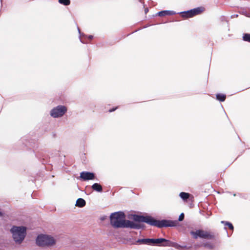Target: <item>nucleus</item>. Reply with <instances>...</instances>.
Masks as SVG:
<instances>
[{
    "label": "nucleus",
    "instance_id": "2eb2a0df",
    "mask_svg": "<svg viewBox=\"0 0 250 250\" xmlns=\"http://www.w3.org/2000/svg\"><path fill=\"white\" fill-rule=\"evenodd\" d=\"M134 244L137 245H149V238H142V239H138L137 240Z\"/></svg>",
    "mask_w": 250,
    "mask_h": 250
},
{
    "label": "nucleus",
    "instance_id": "4be33fe9",
    "mask_svg": "<svg viewBox=\"0 0 250 250\" xmlns=\"http://www.w3.org/2000/svg\"><path fill=\"white\" fill-rule=\"evenodd\" d=\"M240 13L246 16V17H250V13L247 12L246 11L243 10V11L240 12Z\"/></svg>",
    "mask_w": 250,
    "mask_h": 250
},
{
    "label": "nucleus",
    "instance_id": "9b49d317",
    "mask_svg": "<svg viewBox=\"0 0 250 250\" xmlns=\"http://www.w3.org/2000/svg\"><path fill=\"white\" fill-rule=\"evenodd\" d=\"M178 14L180 15L182 17L185 19H188L192 18L191 10L187 11H182L178 13Z\"/></svg>",
    "mask_w": 250,
    "mask_h": 250
},
{
    "label": "nucleus",
    "instance_id": "bb28decb",
    "mask_svg": "<svg viewBox=\"0 0 250 250\" xmlns=\"http://www.w3.org/2000/svg\"><path fill=\"white\" fill-rule=\"evenodd\" d=\"M80 41H81V42L82 43H87V42H85L84 40L81 39V38H80Z\"/></svg>",
    "mask_w": 250,
    "mask_h": 250
},
{
    "label": "nucleus",
    "instance_id": "1a4fd4ad",
    "mask_svg": "<svg viewBox=\"0 0 250 250\" xmlns=\"http://www.w3.org/2000/svg\"><path fill=\"white\" fill-rule=\"evenodd\" d=\"M176 13L172 10H162L156 14V16L163 17L167 15L171 16L175 15Z\"/></svg>",
    "mask_w": 250,
    "mask_h": 250
},
{
    "label": "nucleus",
    "instance_id": "f257e3e1",
    "mask_svg": "<svg viewBox=\"0 0 250 250\" xmlns=\"http://www.w3.org/2000/svg\"><path fill=\"white\" fill-rule=\"evenodd\" d=\"M109 218L111 225L115 229L129 228L143 229L145 226L141 223H145L150 226L158 228L174 226V222L166 220H158L147 214L146 215L129 214V219L132 220V221H130L125 219V215L123 211H118L111 213Z\"/></svg>",
    "mask_w": 250,
    "mask_h": 250
},
{
    "label": "nucleus",
    "instance_id": "f03ea898",
    "mask_svg": "<svg viewBox=\"0 0 250 250\" xmlns=\"http://www.w3.org/2000/svg\"><path fill=\"white\" fill-rule=\"evenodd\" d=\"M27 228L24 226H13L10 229L14 241L17 244H21L27 234Z\"/></svg>",
    "mask_w": 250,
    "mask_h": 250
},
{
    "label": "nucleus",
    "instance_id": "423d86ee",
    "mask_svg": "<svg viewBox=\"0 0 250 250\" xmlns=\"http://www.w3.org/2000/svg\"><path fill=\"white\" fill-rule=\"evenodd\" d=\"M171 242L164 238H149V245L159 247H170Z\"/></svg>",
    "mask_w": 250,
    "mask_h": 250
},
{
    "label": "nucleus",
    "instance_id": "a211bd4d",
    "mask_svg": "<svg viewBox=\"0 0 250 250\" xmlns=\"http://www.w3.org/2000/svg\"><path fill=\"white\" fill-rule=\"evenodd\" d=\"M190 196L189 193L185 192H181L179 194V196L184 201H187Z\"/></svg>",
    "mask_w": 250,
    "mask_h": 250
},
{
    "label": "nucleus",
    "instance_id": "0eeeda50",
    "mask_svg": "<svg viewBox=\"0 0 250 250\" xmlns=\"http://www.w3.org/2000/svg\"><path fill=\"white\" fill-rule=\"evenodd\" d=\"M95 178V174L92 172L83 171L80 173V179L83 181L94 180Z\"/></svg>",
    "mask_w": 250,
    "mask_h": 250
},
{
    "label": "nucleus",
    "instance_id": "f8f14e48",
    "mask_svg": "<svg viewBox=\"0 0 250 250\" xmlns=\"http://www.w3.org/2000/svg\"><path fill=\"white\" fill-rule=\"evenodd\" d=\"M184 217H185V214L184 213H181L180 215L179 216V217H178V220H167V219H166V220H168V221H171V222H174V226H168V227H176L179 224V222H181V221H182L184 219ZM167 227L166 228H167Z\"/></svg>",
    "mask_w": 250,
    "mask_h": 250
},
{
    "label": "nucleus",
    "instance_id": "a878e982",
    "mask_svg": "<svg viewBox=\"0 0 250 250\" xmlns=\"http://www.w3.org/2000/svg\"><path fill=\"white\" fill-rule=\"evenodd\" d=\"M238 17V14H234V15H232L231 16V18H237Z\"/></svg>",
    "mask_w": 250,
    "mask_h": 250
},
{
    "label": "nucleus",
    "instance_id": "b1692460",
    "mask_svg": "<svg viewBox=\"0 0 250 250\" xmlns=\"http://www.w3.org/2000/svg\"><path fill=\"white\" fill-rule=\"evenodd\" d=\"M117 109V107H113L112 108H110L109 110V112H112L114 111H115L116 109Z\"/></svg>",
    "mask_w": 250,
    "mask_h": 250
},
{
    "label": "nucleus",
    "instance_id": "412c9836",
    "mask_svg": "<svg viewBox=\"0 0 250 250\" xmlns=\"http://www.w3.org/2000/svg\"><path fill=\"white\" fill-rule=\"evenodd\" d=\"M59 2L64 6H68L71 3L70 0H58Z\"/></svg>",
    "mask_w": 250,
    "mask_h": 250
},
{
    "label": "nucleus",
    "instance_id": "9d476101",
    "mask_svg": "<svg viewBox=\"0 0 250 250\" xmlns=\"http://www.w3.org/2000/svg\"><path fill=\"white\" fill-rule=\"evenodd\" d=\"M170 247L175 248V249L179 250H181L183 249L189 250L192 248V247L191 246H188L187 245H181L176 242H172V241L171 242Z\"/></svg>",
    "mask_w": 250,
    "mask_h": 250
},
{
    "label": "nucleus",
    "instance_id": "cd10ccee",
    "mask_svg": "<svg viewBox=\"0 0 250 250\" xmlns=\"http://www.w3.org/2000/svg\"><path fill=\"white\" fill-rule=\"evenodd\" d=\"M148 11V8L145 9V13H146Z\"/></svg>",
    "mask_w": 250,
    "mask_h": 250
},
{
    "label": "nucleus",
    "instance_id": "7ed1b4c3",
    "mask_svg": "<svg viewBox=\"0 0 250 250\" xmlns=\"http://www.w3.org/2000/svg\"><path fill=\"white\" fill-rule=\"evenodd\" d=\"M36 243L39 247H50L56 244V240L50 235L40 234L36 239Z\"/></svg>",
    "mask_w": 250,
    "mask_h": 250
},
{
    "label": "nucleus",
    "instance_id": "7c9ffc66",
    "mask_svg": "<svg viewBox=\"0 0 250 250\" xmlns=\"http://www.w3.org/2000/svg\"><path fill=\"white\" fill-rule=\"evenodd\" d=\"M1 4L2 5V0H0Z\"/></svg>",
    "mask_w": 250,
    "mask_h": 250
},
{
    "label": "nucleus",
    "instance_id": "4468645a",
    "mask_svg": "<svg viewBox=\"0 0 250 250\" xmlns=\"http://www.w3.org/2000/svg\"><path fill=\"white\" fill-rule=\"evenodd\" d=\"M92 189L98 192H103V187L102 186L99 184L97 183H94L91 186Z\"/></svg>",
    "mask_w": 250,
    "mask_h": 250
},
{
    "label": "nucleus",
    "instance_id": "ddd939ff",
    "mask_svg": "<svg viewBox=\"0 0 250 250\" xmlns=\"http://www.w3.org/2000/svg\"><path fill=\"white\" fill-rule=\"evenodd\" d=\"M201 246L210 250H213L215 248L214 244H213L212 242L209 241L203 243L201 244Z\"/></svg>",
    "mask_w": 250,
    "mask_h": 250
},
{
    "label": "nucleus",
    "instance_id": "6e6552de",
    "mask_svg": "<svg viewBox=\"0 0 250 250\" xmlns=\"http://www.w3.org/2000/svg\"><path fill=\"white\" fill-rule=\"evenodd\" d=\"M190 10L191 12V16L192 18L195 16L201 14L202 12H203L205 11V8L204 7L200 6L191 9Z\"/></svg>",
    "mask_w": 250,
    "mask_h": 250
},
{
    "label": "nucleus",
    "instance_id": "393cba45",
    "mask_svg": "<svg viewBox=\"0 0 250 250\" xmlns=\"http://www.w3.org/2000/svg\"><path fill=\"white\" fill-rule=\"evenodd\" d=\"M107 218V216L105 215H104L103 216H102L100 218L101 220L104 221Z\"/></svg>",
    "mask_w": 250,
    "mask_h": 250
},
{
    "label": "nucleus",
    "instance_id": "dca6fc26",
    "mask_svg": "<svg viewBox=\"0 0 250 250\" xmlns=\"http://www.w3.org/2000/svg\"><path fill=\"white\" fill-rule=\"evenodd\" d=\"M86 205L85 201L82 198H78L76 202L75 206L79 208H83Z\"/></svg>",
    "mask_w": 250,
    "mask_h": 250
},
{
    "label": "nucleus",
    "instance_id": "6ab92c4d",
    "mask_svg": "<svg viewBox=\"0 0 250 250\" xmlns=\"http://www.w3.org/2000/svg\"><path fill=\"white\" fill-rule=\"evenodd\" d=\"M221 224H224V226H225L224 228V229H227V228L226 227H228L229 229L232 230H233L234 227L231 223L228 222V221H222L221 222Z\"/></svg>",
    "mask_w": 250,
    "mask_h": 250
},
{
    "label": "nucleus",
    "instance_id": "aec40b11",
    "mask_svg": "<svg viewBox=\"0 0 250 250\" xmlns=\"http://www.w3.org/2000/svg\"><path fill=\"white\" fill-rule=\"evenodd\" d=\"M242 39L244 41L250 42V34L244 33L243 34Z\"/></svg>",
    "mask_w": 250,
    "mask_h": 250
},
{
    "label": "nucleus",
    "instance_id": "39448f33",
    "mask_svg": "<svg viewBox=\"0 0 250 250\" xmlns=\"http://www.w3.org/2000/svg\"><path fill=\"white\" fill-rule=\"evenodd\" d=\"M67 111V107L63 105H58L50 111V115L53 118L62 117Z\"/></svg>",
    "mask_w": 250,
    "mask_h": 250
},
{
    "label": "nucleus",
    "instance_id": "5701e85b",
    "mask_svg": "<svg viewBox=\"0 0 250 250\" xmlns=\"http://www.w3.org/2000/svg\"><path fill=\"white\" fill-rule=\"evenodd\" d=\"M85 37H86L88 40H91L93 39V35H88V36H86V35H84Z\"/></svg>",
    "mask_w": 250,
    "mask_h": 250
},
{
    "label": "nucleus",
    "instance_id": "c85d7f7f",
    "mask_svg": "<svg viewBox=\"0 0 250 250\" xmlns=\"http://www.w3.org/2000/svg\"><path fill=\"white\" fill-rule=\"evenodd\" d=\"M3 213L1 211H0V216H3Z\"/></svg>",
    "mask_w": 250,
    "mask_h": 250
},
{
    "label": "nucleus",
    "instance_id": "c756f323",
    "mask_svg": "<svg viewBox=\"0 0 250 250\" xmlns=\"http://www.w3.org/2000/svg\"><path fill=\"white\" fill-rule=\"evenodd\" d=\"M78 31H79V33L80 35V36L81 35V31H80V30L79 29V28H78Z\"/></svg>",
    "mask_w": 250,
    "mask_h": 250
},
{
    "label": "nucleus",
    "instance_id": "f3484780",
    "mask_svg": "<svg viewBox=\"0 0 250 250\" xmlns=\"http://www.w3.org/2000/svg\"><path fill=\"white\" fill-rule=\"evenodd\" d=\"M216 98L218 101L223 102L226 99V95L225 94L217 93L216 94Z\"/></svg>",
    "mask_w": 250,
    "mask_h": 250
},
{
    "label": "nucleus",
    "instance_id": "20e7f679",
    "mask_svg": "<svg viewBox=\"0 0 250 250\" xmlns=\"http://www.w3.org/2000/svg\"><path fill=\"white\" fill-rule=\"evenodd\" d=\"M193 238L195 239L198 238L207 239H213L215 238V235L213 232L205 231L201 229H197L195 231H191L190 232Z\"/></svg>",
    "mask_w": 250,
    "mask_h": 250
}]
</instances>
